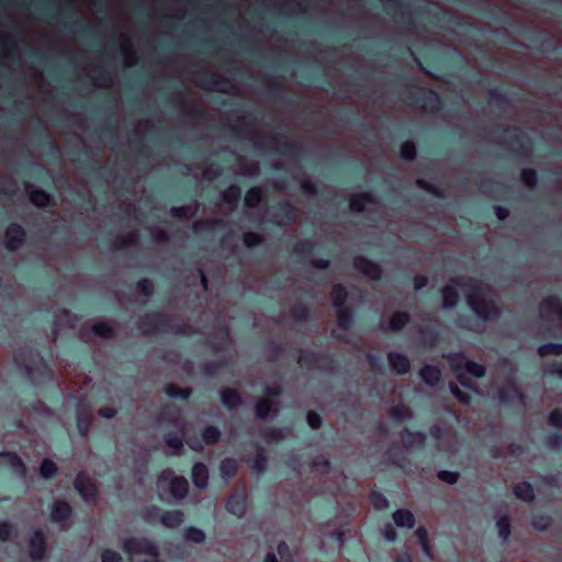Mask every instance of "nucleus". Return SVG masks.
Here are the masks:
<instances>
[{
    "mask_svg": "<svg viewBox=\"0 0 562 562\" xmlns=\"http://www.w3.org/2000/svg\"><path fill=\"white\" fill-rule=\"evenodd\" d=\"M75 487L87 502L95 501L97 487L88 475L79 473L75 480Z\"/></svg>",
    "mask_w": 562,
    "mask_h": 562,
    "instance_id": "9",
    "label": "nucleus"
},
{
    "mask_svg": "<svg viewBox=\"0 0 562 562\" xmlns=\"http://www.w3.org/2000/svg\"><path fill=\"white\" fill-rule=\"evenodd\" d=\"M278 554L280 555L281 561L288 562L291 559L290 548L289 546L281 541L277 547Z\"/></svg>",
    "mask_w": 562,
    "mask_h": 562,
    "instance_id": "56",
    "label": "nucleus"
},
{
    "mask_svg": "<svg viewBox=\"0 0 562 562\" xmlns=\"http://www.w3.org/2000/svg\"><path fill=\"white\" fill-rule=\"evenodd\" d=\"M24 240V231L19 225H11L5 232V245L9 249L19 248Z\"/></svg>",
    "mask_w": 562,
    "mask_h": 562,
    "instance_id": "15",
    "label": "nucleus"
},
{
    "mask_svg": "<svg viewBox=\"0 0 562 562\" xmlns=\"http://www.w3.org/2000/svg\"><path fill=\"white\" fill-rule=\"evenodd\" d=\"M266 393L267 397L259 400L255 406L256 416L260 419L278 413L279 403L276 397L280 394V387L277 384L267 386Z\"/></svg>",
    "mask_w": 562,
    "mask_h": 562,
    "instance_id": "4",
    "label": "nucleus"
},
{
    "mask_svg": "<svg viewBox=\"0 0 562 562\" xmlns=\"http://www.w3.org/2000/svg\"><path fill=\"white\" fill-rule=\"evenodd\" d=\"M221 474L225 477H232L237 473L238 464L237 461L231 458L224 459L221 462Z\"/></svg>",
    "mask_w": 562,
    "mask_h": 562,
    "instance_id": "30",
    "label": "nucleus"
},
{
    "mask_svg": "<svg viewBox=\"0 0 562 562\" xmlns=\"http://www.w3.org/2000/svg\"><path fill=\"white\" fill-rule=\"evenodd\" d=\"M389 363L393 371L398 374H404L409 370V360L402 353L390 352Z\"/></svg>",
    "mask_w": 562,
    "mask_h": 562,
    "instance_id": "18",
    "label": "nucleus"
},
{
    "mask_svg": "<svg viewBox=\"0 0 562 562\" xmlns=\"http://www.w3.org/2000/svg\"><path fill=\"white\" fill-rule=\"evenodd\" d=\"M547 443L551 449H559L562 445V436L553 435L548 438Z\"/></svg>",
    "mask_w": 562,
    "mask_h": 562,
    "instance_id": "63",
    "label": "nucleus"
},
{
    "mask_svg": "<svg viewBox=\"0 0 562 562\" xmlns=\"http://www.w3.org/2000/svg\"><path fill=\"white\" fill-rule=\"evenodd\" d=\"M383 536L389 541H394L397 537V533L394 527L391 524L385 525L383 529Z\"/></svg>",
    "mask_w": 562,
    "mask_h": 562,
    "instance_id": "62",
    "label": "nucleus"
},
{
    "mask_svg": "<svg viewBox=\"0 0 562 562\" xmlns=\"http://www.w3.org/2000/svg\"><path fill=\"white\" fill-rule=\"evenodd\" d=\"M459 300V294L456 285L448 284L442 289V307L451 308Z\"/></svg>",
    "mask_w": 562,
    "mask_h": 562,
    "instance_id": "24",
    "label": "nucleus"
},
{
    "mask_svg": "<svg viewBox=\"0 0 562 562\" xmlns=\"http://www.w3.org/2000/svg\"><path fill=\"white\" fill-rule=\"evenodd\" d=\"M99 416L111 419L116 415V409L113 407H101L98 411Z\"/></svg>",
    "mask_w": 562,
    "mask_h": 562,
    "instance_id": "64",
    "label": "nucleus"
},
{
    "mask_svg": "<svg viewBox=\"0 0 562 562\" xmlns=\"http://www.w3.org/2000/svg\"><path fill=\"white\" fill-rule=\"evenodd\" d=\"M538 353L540 357H546L549 355L561 356L562 355V344H547L538 349Z\"/></svg>",
    "mask_w": 562,
    "mask_h": 562,
    "instance_id": "34",
    "label": "nucleus"
},
{
    "mask_svg": "<svg viewBox=\"0 0 562 562\" xmlns=\"http://www.w3.org/2000/svg\"><path fill=\"white\" fill-rule=\"evenodd\" d=\"M393 520L398 527L413 528L415 525V517L411 510L398 509L393 514Z\"/></svg>",
    "mask_w": 562,
    "mask_h": 562,
    "instance_id": "23",
    "label": "nucleus"
},
{
    "mask_svg": "<svg viewBox=\"0 0 562 562\" xmlns=\"http://www.w3.org/2000/svg\"><path fill=\"white\" fill-rule=\"evenodd\" d=\"M514 493L517 498L522 499L525 502H531L535 498L532 486L526 482L515 485Z\"/></svg>",
    "mask_w": 562,
    "mask_h": 562,
    "instance_id": "28",
    "label": "nucleus"
},
{
    "mask_svg": "<svg viewBox=\"0 0 562 562\" xmlns=\"http://www.w3.org/2000/svg\"><path fill=\"white\" fill-rule=\"evenodd\" d=\"M337 321L340 328L348 329L352 319L349 312L341 307L337 308Z\"/></svg>",
    "mask_w": 562,
    "mask_h": 562,
    "instance_id": "41",
    "label": "nucleus"
},
{
    "mask_svg": "<svg viewBox=\"0 0 562 562\" xmlns=\"http://www.w3.org/2000/svg\"><path fill=\"white\" fill-rule=\"evenodd\" d=\"M375 204V199L369 193L357 194L350 199V209L355 212L371 210Z\"/></svg>",
    "mask_w": 562,
    "mask_h": 562,
    "instance_id": "13",
    "label": "nucleus"
},
{
    "mask_svg": "<svg viewBox=\"0 0 562 562\" xmlns=\"http://www.w3.org/2000/svg\"><path fill=\"white\" fill-rule=\"evenodd\" d=\"M14 527L8 521H0V541H7L10 539Z\"/></svg>",
    "mask_w": 562,
    "mask_h": 562,
    "instance_id": "49",
    "label": "nucleus"
},
{
    "mask_svg": "<svg viewBox=\"0 0 562 562\" xmlns=\"http://www.w3.org/2000/svg\"><path fill=\"white\" fill-rule=\"evenodd\" d=\"M239 196H240V190H239V188L234 187V186L229 187L223 193L224 201L232 205L238 201Z\"/></svg>",
    "mask_w": 562,
    "mask_h": 562,
    "instance_id": "43",
    "label": "nucleus"
},
{
    "mask_svg": "<svg viewBox=\"0 0 562 562\" xmlns=\"http://www.w3.org/2000/svg\"><path fill=\"white\" fill-rule=\"evenodd\" d=\"M513 138L518 139V131L516 128L506 130L503 142L510 148L516 149Z\"/></svg>",
    "mask_w": 562,
    "mask_h": 562,
    "instance_id": "58",
    "label": "nucleus"
},
{
    "mask_svg": "<svg viewBox=\"0 0 562 562\" xmlns=\"http://www.w3.org/2000/svg\"><path fill=\"white\" fill-rule=\"evenodd\" d=\"M456 283L464 290L469 305L480 318L487 321L498 316L494 293L490 286L472 280L467 283L459 281Z\"/></svg>",
    "mask_w": 562,
    "mask_h": 562,
    "instance_id": "1",
    "label": "nucleus"
},
{
    "mask_svg": "<svg viewBox=\"0 0 562 562\" xmlns=\"http://www.w3.org/2000/svg\"><path fill=\"white\" fill-rule=\"evenodd\" d=\"M551 521H552L551 517L544 516V515H539V516H535L532 518L531 525L535 529H537L539 531H544L551 526Z\"/></svg>",
    "mask_w": 562,
    "mask_h": 562,
    "instance_id": "38",
    "label": "nucleus"
},
{
    "mask_svg": "<svg viewBox=\"0 0 562 562\" xmlns=\"http://www.w3.org/2000/svg\"><path fill=\"white\" fill-rule=\"evenodd\" d=\"M543 373L562 379V362H551L543 366Z\"/></svg>",
    "mask_w": 562,
    "mask_h": 562,
    "instance_id": "44",
    "label": "nucleus"
},
{
    "mask_svg": "<svg viewBox=\"0 0 562 562\" xmlns=\"http://www.w3.org/2000/svg\"><path fill=\"white\" fill-rule=\"evenodd\" d=\"M71 516L70 505L61 499H56L50 509V519L54 522L60 524L63 529H67L70 526L69 518Z\"/></svg>",
    "mask_w": 562,
    "mask_h": 562,
    "instance_id": "8",
    "label": "nucleus"
},
{
    "mask_svg": "<svg viewBox=\"0 0 562 562\" xmlns=\"http://www.w3.org/2000/svg\"><path fill=\"white\" fill-rule=\"evenodd\" d=\"M102 562H122V557L120 553L113 550H104L101 554Z\"/></svg>",
    "mask_w": 562,
    "mask_h": 562,
    "instance_id": "54",
    "label": "nucleus"
},
{
    "mask_svg": "<svg viewBox=\"0 0 562 562\" xmlns=\"http://www.w3.org/2000/svg\"><path fill=\"white\" fill-rule=\"evenodd\" d=\"M499 398L502 402H513L515 398H517L522 405H525L524 394L515 384H509L507 391L502 390L499 392Z\"/></svg>",
    "mask_w": 562,
    "mask_h": 562,
    "instance_id": "27",
    "label": "nucleus"
},
{
    "mask_svg": "<svg viewBox=\"0 0 562 562\" xmlns=\"http://www.w3.org/2000/svg\"><path fill=\"white\" fill-rule=\"evenodd\" d=\"M192 481L198 488H204L209 482V471L203 463H196L192 469Z\"/></svg>",
    "mask_w": 562,
    "mask_h": 562,
    "instance_id": "20",
    "label": "nucleus"
},
{
    "mask_svg": "<svg viewBox=\"0 0 562 562\" xmlns=\"http://www.w3.org/2000/svg\"><path fill=\"white\" fill-rule=\"evenodd\" d=\"M184 519V513L179 509L164 512L160 516V522L167 528L179 527Z\"/></svg>",
    "mask_w": 562,
    "mask_h": 562,
    "instance_id": "17",
    "label": "nucleus"
},
{
    "mask_svg": "<svg viewBox=\"0 0 562 562\" xmlns=\"http://www.w3.org/2000/svg\"><path fill=\"white\" fill-rule=\"evenodd\" d=\"M355 268L371 280H379L382 274L380 266L363 257H357L353 261Z\"/></svg>",
    "mask_w": 562,
    "mask_h": 562,
    "instance_id": "11",
    "label": "nucleus"
},
{
    "mask_svg": "<svg viewBox=\"0 0 562 562\" xmlns=\"http://www.w3.org/2000/svg\"><path fill=\"white\" fill-rule=\"evenodd\" d=\"M371 502L376 509H384L389 505L387 499L380 493H372Z\"/></svg>",
    "mask_w": 562,
    "mask_h": 562,
    "instance_id": "52",
    "label": "nucleus"
},
{
    "mask_svg": "<svg viewBox=\"0 0 562 562\" xmlns=\"http://www.w3.org/2000/svg\"><path fill=\"white\" fill-rule=\"evenodd\" d=\"M450 369L456 379L465 387L475 390L473 378L479 379L485 375L486 368L474 361L468 360L463 353H452L448 356Z\"/></svg>",
    "mask_w": 562,
    "mask_h": 562,
    "instance_id": "2",
    "label": "nucleus"
},
{
    "mask_svg": "<svg viewBox=\"0 0 562 562\" xmlns=\"http://www.w3.org/2000/svg\"><path fill=\"white\" fill-rule=\"evenodd\" d=\"M122 549L130 555L159 557V549L146 538H125Z\"/></svg>",
    "mask_w": 562,
    "mask_h": 562,
    "instance_id": "3",
    "label": "nucleus"
},
{
    "mask_svg": "<svg viewBox=\"0 0 562 562\" xmlns=\"http://www.w3.org/2000/svg\"><path fill=\"white\" fill-rule=\"evenodd\" d=\"M438 479L448 484H454L459 479V473L450 471H440L438 473Z\"/></svg>",
    "mask_w": 562,
    "mask_h": 562,
    "instance_id": "53",
    "label": "nucleus"
},
{
    "mask_svg": "<svg viewBox=\"0 0 562 562\" xmlns=\"http://www.w3.org/2000/svg\"><path fill=\"white\" fill-rule=\"evenodd\" d=\"M387 413L390 417L400 422L411 419L413 417L412 409L404 404H398L390 407Z\"/></svg>",
    "mask_w": 562,
    "mask_h": 562,
    "instance_id": "26",
    "label": "nucleus"
},
{
    "mask_svg": "<svg viewBox=\"0 0 562 562\" xmlns=\"http://www.w3.org/2000/svg\"><path fill=\"white\" fill-rule=\"evenodd\" d=\"M0 465L10 467L19 475L25 474V465L16 453L2 452L0 453Z\"/></svg>",
    "mask_w": 562,
    "mask_h": 562,
    "instance_id": "14",
    "label": "nucleus"
},
{
    "mask_svg": "<svg viewBox=\"0 0 562 562\" xmlns=\"http://www.w3.org/2000/svg\"><path fill=\"white\" fill-rule=\"evenodd\" d=\"M260 200H261V191H260V189L254 188V189H250L246 193L245 203L249 207H254V206L258 205Z\"/></svg>",
    "mask_w": 562,
    "mask_h": 562,
    "instance_id": "39",
    "label": "nucleus"
},
{
    "mask_svg": "<svg viewBox=\"0 0 562 562\" xmlns=\"http://www.w3.org/2000/svg\"><path fill=\"white\" fill-rule=\"evenodd\" d=\"M222 402L228 408H236L241 404L240 395L236 390L225 389L221 393Z\"/></svg>",
    "mask_w": 562,
    "mask_h": 562,
    "instance_id": "25",
    "label": "nucleus"
},
{
    "mask_svg": "<svg viewBox=\"0 0 562 562\" xmlns=\"http://www.w3.org/2000/svg\"><path fill=\"white\" fill-rule=\"evenodd\" d=\"M121 49L124 55L125 65L128 67L133 66L135 64L134 53L132 50L131 43L126 38H122Z\"/></svg>",
    "mask_w": 562,
    "mask_h": 562,
    "instance_id": "37",
    "label": "nucleus"
},
{
    "mask_svg": "<svg viewBox=\"0 0 562 562\" xmlns=\"http://www.w3.org/2000/svg\"><path fill=\"white\" fill-rule=\"evenodd\" d=\"M221 436V432L215 427H207L203 431V439L207 445L215 443Z\"/></svg>",
    "mask_w": 562,
    "mask_h": 562,
    "instance_id": "45",
    "label": "nucleus"
},
{
    "mask_svg": "<svg viewBox=\"0 0 562 562\" xmlns=\"http://www.w3.org/2000/svg\"><path fill=\"white\" fill-rule=\"evenodd\" d=\"M226 508L232 514L241 517L246 513L245 496L243 494H233L227 499Z\"/></svg>",
    "mask_w": 562,
    "mask_h": 562,
    "instance_id": "19",
    "label": "nucleus"
},
{
    "mask_svg": "<svg viewBox=\"0 0 562 562\" xmlns=\"http://www.w3.org/2000/svg\"><path fill=\"white\" fill-rule=\"evenodd\" d=\"M158 482L159 484L168 483V490L176 499H182L188 494L189 483L183 476H175L171 472L165 471Z\"/></svg>",
    "mask_w": 562,
    "mask_h": 562,
    "instance_id": "7",
    "label": "nucleus"
},
{
    "mask_svg": "<svg viewBox=\"0 0 562 562\" xmlns=\"http://www.w3.org/2000/svg\"><path fill=\"white\" fill-rule=\"evenodd\" d=\"M540 318L552 325L562 324V303L553 296L546 297L539 306Z\"/></svg>",
    "mask_w": 562,
    "mask_h": 562,
    "instance_id": "5",
    "label": "nucleus"
},
{
    "mask_svg": "<svg viewBox=\"0 0 562 562\" xmlns=\"http://www.w3.org/2000/svg\"><path fill=\"white\" fill-rule=\"evenodd\" d=\"M451 393L458 398V401L462 404H469L470 395L468 393L462 392L454 383L449 384Z\"/></svg>",
    "mask_w": 562,
    "mask_h": 562,
    "instance_id": "48",
    "label": "nucleus"
},
{
    "mask_svg": "<svg viewBox=\"0 0 562 562\" xmlns=\"http://www.w3.org/2000/svg\"><path fill=\"white\" fill-rule=\"evenodd\" d=\"M162 513L164 512L160 508H158L157 506H150V507H146L143 510L142 517L147 522L154 524L156 521H160V516Z\"/></svg>",
    "mask_w": 562,
    "mask_h": 562,
    "instance_id": "33",
    "label": "nucleus"
},
{
    "mask_svg": "<svg viewBox=\"0 0 562 562\" xmlns=\"http://www.w3.org/2000/svg\"><path fill=\"white\" fill-rule=\"evenodd\" d=\"M439 105H440V101H439V98L436 93L434 92H428V95H427V101L423 104V108L426 110V111H436L439 109Z\"/></svg>",
    "mask_w": 562,
    "mask_h": 562,
    "instance_id": "46",
    "label": "nucleus"
},
{
    "mask_svg": "<svg viewBox=\"0 0 562 562\" xmlns=\"http://www.w3.org/2000/svg\"><path fill=\"white\" fill-rule=\"evenodd\" d=\"M162 317L158 314L147 315L140 322V329L144 334L149 335L159 331V324Z\"/></svg>",
    "mask_w": 562,
    "mask_h": 562,
    "instance_id": "22",
    "label": "nucleus"
},
{
    "mask_svg": "<svg viewBox=\"0 0 562 562\" xmlns=\"http://www.w3.org/2000/svg\"><path fill=\"white\" fill-rule=\"evenodd\" d=\"M184 538L194 543H202L205 540V533L201 529L190 527L186 530Z\"/></svg>",
    "mask_w": 562,
    "mask_h": 562,
    "instance_id": "36",
    "label": "nucleus"
},
{
    "mask_svg": "<svg viewBox=\"0 0 562 562\" xmlns=\"http://www.w3.org/2000/svg\"><path fill=\"white\" fill-rule=\"evenodd\" d=\"M46 548L45 536L42 530H36L30 539V555L33 560L43 558Z\"/></svg>",
    "mask_w": 562,
    "mask_h": 562,
    "instance_id": "12",
    "label": "nucleus"
},
{
    "mask_svg": "<svg viewBox=\"0 0 562 562\" xmlns=\"http://www.w3.org/2000/svg\"><path fill=\"white\" fill-rule=\"evenodd\" d=\"M419 374L423 381L430 386L436 385L441 379V371L435 366H425L420 369Z\"/></svg>",
    "mask_w": 562,
    "mask_h": 562,
    "instance_id": "21",
    "label": "nucleus"
},
{
    "mask_svg": "<svg viewBox=\"0 0 562 562\" xmlns=\"http://www.w3.org/2000/svg\"><path fill=\"white\" fill-rule=\"evenodd\" d=\"M165 391L171 397L180 396L182 398H188L191 393L189 389H181L175 384L167 385Z\"/></svg>",
    "mask_w": 562,
    "mask_h": 562,
    "instance_id": "40",
    "label": "nucleus"
},
{
    "mask_svg": "<svg viewBox=\"0 0 562 562\" xmlns=\"http://www.w3.org/2000/svg\"><path fill=\"white\" fill-rule=\"evenodd\" d=\"M401 155L404 159L411 160L414 159L416 155L415 145L411 142H406L402 145Z\"/></svg>",
    "mask_w": 562,
    "mask_h": 562,
    "instance_id": "50",
    "label": "nucleus"
},
{
    "mask_svg": "<svg viewBox=\"0 0 562 562\" xmlns=\"http://www.w3.org/2000/svg\"><path fill=\"white\" fill-rule=\"evenodd\" d=\"M30 200L37 206H45L49 202V195L42 190L30 191Z\"/></svg>",
    "mask_w": 562,
    "mask_h": 562,
    "instance_id": "35",
    "label": "nucleus"
},
{
    "mask_svg": "<svg viewBox=\"0 0 562 562\" xmlns=\"http://www.w3.org/2000/svg\"><path fill=\"white\" fill-rule=\"evenodd\" d=\"M430 435L437 439V447L439 450L454 452L458 449V437L451 428H442L439 425H434L430 430Z\"/></svg>",
    "mask_w": 562,
    "mask_h": 562,
    "instance_id": "6",
    "label": "nucleus"
},
{
    "mask_svg": "<svg viewBox=\"0 0 562 562\" xmlns=\"http://www.w3.org/2000/svg\"><path fill=\"white\" fill-rule=\"evenodd\" d=\"M331 301H333V304L337 307V308H341L342 307V304L345 303L346 301V297H347V292L346 290L342 288V285L340 284H337L333 288V291H331Z\"/></svg>",
    "mask_w": 562,
    "mask_h": 562,
    "instance_id": "32",
    "label": "nucleus"
},
{
    "mask_svg": "<svg viewBox=\"0 0 562 562\" xmlns=\"http://www.w3.org/2000/svg\"><path fill=\"white\" fill-rule=\"evenodd\" d=\"M549 424L555 428H562V411L553 409L549 415Z\"/></svg>",
    "mask_w": 562,
    "mask_h": 562,
    "instance_id": "51",
    "label": "nucleus"
},
{
    "mask_svg": "<svg viewBox=\"0 0 562 562\" xmlns=\"http://www.w3.org/2000/svg\"><path fill=\"white\" fill-rule=\"evenodd\" d=\"M138 289L145 295H150L154 291L153 283L146 279L138 282Z\"/></svg>",
    "mask_w": 562,
    "mask_h": 562,
    "instance_id": "61",
    "label": "nucleus"
},
{
    "mask_svg": "<svg viewBox=\"0 0 562 562\" xmlns=\"http://www.w3.org/2000/svg\"><path fill=\"white\" fill-rule=\"evenodd\" d=\"M400 438L403 447L406 450H413L424 447L426 442V435L420 431H411L405 428L400 432Z\"/></svg>",
    "mask_w": 562,
    "mask_h": 562,
    "instance_id": "10",
    "label": "nucleus"
},
{
    "mask_svg": "<svg viewBox=\"0 0 562 562\" xmlns=\"http://www.w3.org/2000/svg\"><path fill=\"white\" fill-rule=\"evenodd\" d=\"M262 241V238L260 235L256 233H246L244 235V243L248 247H254L259 245Z\"/></svg>",
    "mask_w": 562,
    "mask_h": 562,
    "instance_id": "55",
    "label": "nucleus"
},
{
    "mask_svg": "<svg viewBox=\"0 0 562 562\" xmlns=\"http://www.w3.org/2000/svg\"><path fill=\"white\" fill-rule=\"evenodd\" d=\"M91 330L101 338H111L113 336V326L108 322L93 324Z\"/></svg>",
    "mask_w": 562,
    "mask_h": 562,
    "instance_id": "29",
    "label": "nucleus"
},
{
    "mask_svg": "<svg viewBox=\"0 0 562 562\" xmlns=\"http://www.w3.org/2000/svg\"><path fill=\"white\" fill-rule=\"evenodd\" d=\"M78 429L82 436H87L90 429V419L89 418H78L77 423Z\"/></svg>",
    "mask_w": 562,
    "mask_h": 562,
    "instance_id": "60",
    "label": "nucleus"
},
{
    "mask_svg": "<svg viewBox=\"0 0 562 562\" xmlns=\"http://www.w3.org/2000/svg\"><path fill=\"white\" fill-rule=\"evenodd\" d=\"M57 473V465L50 459H44L40 467V474L43 479H52Z\"/></svg>",
    "mask_w": 562,
    "mask_h": 562,
    "instance_id": "31",
    "label": "nucleus"
},
{
    "mask_svg": "<svg viewBox=\"0 0 562 562\" xmlns=\"http://www.w3.org/2000/svg\"><path fill=\"white\" fill-rule=\"evenodd\" d=\"M409 321V315L405 312H396L389 319L387 324L381 323V329L383 331H398Z\"/></svg>",
    "mask_w": 562,
    "mask_h": 562,
    "instance_id": "16",
    "label": "nucleus"
},
{
    "mask_svg": "<svg viewBox=\"0 0 562 562\" xmlns=\"http://www.w3.org/2000/svg\"><path fill=\"white\" fill-rule=\"evenodd\" d=\"M136 239H137V235L134 232H132V233L126 234L123 237H119L116 240V244H117V247H124V246L134 244L136 241Z\"/></svg>",
    "mask_w": 562,
    "mask_h": 562,
    "instance_id": "57",
    "label": "nucleus"
},
{
    "mask_svg": "<svg viewBox=\"0 0 562 562\" xmlns=\"http://www.w3.org/2000/svg\"><path fill=\"white\" fill-rule=\"evenodd\" d=\"M521 180L527 187L533 188L537 183V176H536L535 170H532V169L522 170Z\"/></svg>",
    "mask_w": 562,
    "mask_h": 562,
    "instance_id": "47",
    "label": "nucleus"
},
{
    "mask_svg": "<svg viewBox=\"0 0 562 562\" xmlns=\"http://www.w3.org/2000/svg\"><path fill=\"white\" fill-rule=\"evenodd\" d=\"M497 528H498V533L499 536L504 539V540H507L509 535H510V521H509V518L504 516V517H501L497 521Z\"/></svg>",
    "mask_w": 562,
    "mask_h": 562,
    "instance_id": "42",
    "label": "nucleus"
},
{
    "mask_svg": "<svg viewBox=\"0 0 562 562\" xmlns=\"http://www.w3.org/2000/svg\"><path fill=\"white\" fill-rule=\"evenodd\" d=\"M307 423L313 429H318L322 425L321 416L315 412H308L307 414Z\"/></svg>",
    "mask_w": 562,
    "mask_h": 562,
    "instance_id": "59",
    "label": "nucleus"
}]
</instances>
